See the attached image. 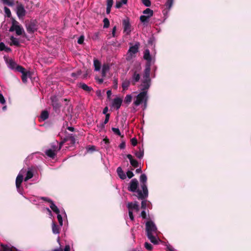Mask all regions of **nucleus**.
Listing matches in <instances>:
<instances>
[{"label":"nucleus","mask_w":251,"mask_h":251,"mask_svg":"<svg viewBox=\"0 0 251 251\" xmlns=\"http://www.w3.org/2000/svg\"><path fill=\"white\" fill-rule=\"evenodd\" d=\"M146 231L147 236L150 241L154 244H158L160 241L158 237L160 232L157 230L156 225L152 221H149L146 223Z\"/></svg>","instance_id":"nucleus-1"},{"label":"nucleus","mask_w":251,"mask_h":251,"mask_svg":"<svg viewBox=\"0 0 251 251\" xmlns=\"http://www.w3.org/2000/svg\"><path fill=\"white\" fill-rule=\"evenodd\" d=\"M147 177L144 174H142L140 177V181L141 183V187L142 189L143 192L141 190L138 189L137 191L138 199H145L148 197V190L147 186Z\"/></svg>","instance_id":"nucleus-2"},{"label":"nucleus","mask_w":251,"mask_h":251,"mask_svg":"<svg viewBox=\"0 0 251 251\" xmlns=\"http://www.w3.org/2000/svg\"><path fill=\"white\" fill-rule=\"evenodd\" d=\"M142 73V67L140 64L136 63L134 65L133 68L130 71L131 75L130 81L132 85H135L139 82L141 78Z\"/></svg>","instance_id":"nucleus-3"},{"label":"nucleus","mask_w":251,"mask_h":251,"mask_svg":"<svg viewBox=\"0 0 251 251\" xmlns=\"http://www.w3.org/2000/svg\"><path fill=\"white\" fill-rule=\"evenodd\" d=\"M147 100L148 96L146 95V92H141L137 96L136 100H134L133 104L135 106H137L143 102L144 108H146L147 106Z\"/></svg>","instance_id":"nucleus-4"},{"label":"nucleus","mask_w":251,"mask_h":251,"mask_svg":"<svg viewBox=\"0 0 251 251\" xmlns=\"http://www.w3.org/2000/svg\"><path fill=\"white\" fill-rule=\"evenodd\" d=\"M127 207L128 208V215L131 221L134 220V216L133 215L132 210H135L136 212L139 211V206L137 201L133 202H128L127 204Z\"/></svg>","instance_id":"nucleus-5"},{"label":"nucleus","mask_w":251,"mask_h":251,"mask_svg":"<svg viewBox=\"0 0 251 251\" xmlns=\"http://www.w3.org/2000/svg\"><path fill=\"white\" fill-rule=\"evenodd\" d=\"M9 31H15L17 35H21L24 32V29L17 21L14 20L12 21Z\"/></svg>","instance_id":"nucleus-6"},{"label":"nucleus","mask_w":251,"mask_h":251,"mask_svg":"<svg viewBox=\"0 0 251 251\" xmlns=\"http://www.w3.org/2000/svg\"><path fill=\"white\" fill-rule=\"evenodd\" d=\"M16 13L19 19L23 18L26 14L24 5L18 2H17Z\"/></svg>","instance_id":"nucleus-7"},{"label":"nucleus","mask_w":251,"mask_h":251,"mask_svg":"<svg viewBox=\"0 0 251 251\" xmlns=\"http://www.w3.org/2000/svg\"><path fill=\"white\" fill-rule=\"evenodd\" d=\"M122 25L124 28V32L126 35H129L131 31V26L130 24L129 19L126 18L123 20Z\"/></svg>","instance_id":"nucleus-8"},{"label":"nucleus","mask_w":251,"mask_h":251,"mask_svg":"<svg viewBox=\"0 0 251 251\" xmlns=\"http://www.w3.org/2000/svg\"><path fill=\"white\" fill-rule=\"evenodd\" d=\"M25 25L27 31L29 33H33L37 29V25L34 21L27 22Z\"/></svg>","instance_id":"nucleus-9"},{"label":"nucleus","mask_w":251,"mask_h":251,"mask_svg":"<svg viewBox=\"0 0 251 251\" xmlns=\"http://www.w3.org/2000/svg\"><path fill=\"white\" fill-rule=\"evenodd\" d=\"M139 185L138 181L137 179L134 178L132 179L129 184V186L128 187V191L132 192H136L137 193V188Z\"/></svg>","instance_id":"nucleus-10"},{"label":"nucleus","mask_w":251,"mask_h":251,"mask_svg":"<svg viewBox=\"0 0 251 251\" xmlns=\"http://www.w3.org/2000/svg\"><path fill=\"white\" fill-rule=\"evenodd\" d=\"M4 59L9 69L14 70L17 67V63L12 58L4 56Z\"/></svg>","instance_id":"nucleus-11"},{"label":"nucleus","mask_w":251,"mask_h":251,"mask_svg":"<svg viewBox=\"0 0 251 251\" xmlns=\"http://www.w3.org/2000/svg\"><path fill=\"white\" fill-rule=\"evenodd\" d=\"M26 172V170L24 169H22L19 172L18 175L17 176L16 179V187H18V186L21 185L24 179V174Z\"/></svg>","instance_id":"nucleus-12"},{"label":"nucleus","mask_w":251,"mask_h":251,"mask_svg":"<svg viewBox=\"0 0 251 251\" xmlns=\"http://www.w3.org/2000/svg\"><path fill=\"white\" fill-rule=\"evenodd\" d=\"M50 100L52 103V105L53 106L54 110L56 112H58L60 111V105L58 102L57 98L56 96H52L50 97Z\"/></svg>","instance_id":"nucleus-13"},{"label":"nucleus","mask_w":251,"mask_h":251,"mask_svg":"<svg viewBox=\"0 0 251 251\" xmlns=\"http://www.w3.org/2000/svg\"><path fill=\"white\" fill-rule=\"evenodd\" d=\"M151 80L143 79L140 86V89L142 92H146L147 95L148 90L150 87Z\"/></svg>","instance_id":"nucleus-14"},{"label":"nucleus","mask_w":251,"mask_h":251,"mask_svg":"<svg viewBox=\"0 0 251 251\" xmlns=\"http://www.w3.org/2000/svg\"><path fill=\"white\" fill-rule=\"evenodd\" d=\"M122 102L123 100L121 98L117 97L114 99L113 100L112 102V106L114 108H115L117 110H118L120 108Z\"/></svg>","instance_id":"nucleus-15"},{"label":"nucleus","mask_w":251,"mask_h":251,"mask_svg":"<svg viewBox=\"0 0 251 251\" xmlns=\"http://www.w3.org/2000/svg\"><path fill=\"white\" fill-rule=\"evenodd\" d=\"M139 43H136L134 46L130 47L128 50V53L131 57L138 51Z\"/></svg>","instance_id":"nucleus-16"},{"label":"nucleus","mask_w":251,"mask_h":251,"mask_svg":"<svg viewBox=\"0 0 251 251\" xmlns=\"http://www.w3.org/2000/svg\"><path fill=\"white\" fill-rule=\"evenodd\" d=\"M151 66V64L150 63L146 64L143 75V79L151 80L150 78Z\"/></svg>","instance_id":"nucleus-17"},{"label":"nucleus","mask_w":251,"mask_h":251,"mask_svg":"<svg viewBox=\"0 0 251 251\" xmlns=\"http://www.w3.org/2000/svg\"><path fill=\"white\" fill-rule=\"evenodd\" d=\"M63 144V142L59 143L58 141H55L51 143L50 149H52V150L57 152L61 149Z\"/></svg>","instance_id":"nucleus-18"},{"label":"nucleus","mask_w":251,"mask_h":251,"mask_svg":"<svg viewBox=\"0 0 251 251\" xmlns=\"http://www.w3.org/2000/svg\"><path fill=\"white\" fill-rule=\"evenodd\" d=\"M110 67L108 63H104L102 66L101 76L104 77L106 75V74L110 70Z\"/></svg>","instance_id":"nucleus-19"},{"label":"nucleus","mask_w":251,"mask_h":251,"mask_svg":"<svg viewBox=\"0 0 251 251\" xmlns=\"http://www.w3.org/2000/svg\"><path fill=\"white\" fill-rule=\"evenodd\" d=\"M144 58L147 61V63H151V57L150 55V50L148 49L145 50L144 53Z\"/></svg>","instance_id":"nucleus-20"},{"label":"nucleus","mask_w":251,"mask_h":251,"mask_svg":"<svg viewBox=\"0 0 251 251\" xmlns=\"http://www.w3.org/2000/svg\"><path fill=\"white\" fill-rule=\"evenodd\" d=\"M127 158L129 160L130 164L134 167L136 168L138 166V161L133 159L132 156L131 154H127L126 155Z\"/></svg>","instance_id":"nucleus-21"},{"label":"nucleus","mask_w":251,"mask_h":251,"mask_svg":"<svg viewBox=\"0 0 251 251\" xmlns=\"http://www.w3.org/2000/svg\"><path fill=\"white\" fill-rule=\"evenodd\" d=\"M117 173L118 174V176L120 177L121 179H125L126 178V175L123 172L121 167H118V168L117 169Z\"/></svg>","instance_id":"nucleus-22"},{"label":"nucleus","mask_w":251,"mask_h":251,"mask_svg":"<svg viewBox=\"0 0 251 251\" xmlns=\"http://www.w3.org/2000/svg\"><path fill=\"white\" fill-rule=\"evenodd\" d=\"M50 203V208L56 214L60 213V210L51 200H49Z\"/></svg>","instance_id":"nucleus-23"},{"label":"nucleus","mask_w":251,"mask_h":251,"mask_svg":"<svg viewBox=\"0 0 251 251\" xmlns=\"http://www.w3.org/2000/svg\"><path fill=\"white\" fill-rule=\"evenodd\" d=\"M79 87L84 91L87 92H89L92 90V87L88 86L87 85L84 83H80L79 84Z\"/></svg>","instance_id":"nucleus-24"},{"label":"nucleus","mask_w":251,"mask_h":251,"mask_svg":"<svg viewBox=\"0 0 251 251\" xmlns=\"http://www.w3.org/2000/svg\"><path fill=\"white\" fill-rule=\"evenodd\" d=\"M94 66L95 68V71H100L101 68V63L98 59H95L94 60Z\"/></svg>","instance_id":"nucleus-25"},{"label":"nucleus","mask_w":251,"mask_h":251,"mask_svg":"<svg viewBox=\"0 0 251 251\" xmlns=\"http://www.w3.org/2000/svg\"><path fill=\"white\" fill-rule=\"evenodd\" d=\"M57 152L52 149H49L46 151V154L49 157L54 158L56 155Z\"/></svg>","instance_id":"nucleus-26"},{"label":"nucleus","mask_w":251,"mask_h":251,"mask_svg":"<svg viewBox=\"0 0 251 251\" xmlns=\"http://www.w3.org/2000/svg\"><path fill=\"white\" fill-rule=\"evenodd\" d=\"M11 45L19 46L20 45L19 40L18 38L11 36L10 38Z\"/></svg>","instance_id":"nucleus-27"},{"label":"nucleus","mask_w":251,"mask_h":251,"mask_svg":"<svg viewBox=\"0 0 251 251\" xmlns=\"http://www.w3.org/2000/svg\"><path fill=\"white\" fill-rule=\"evenodd\" d=\"M131 83L130 80L126 79L122 82V86L123 90H126L128 89L130 83Z\"/></svg>","instance_id":"nucleus-28"},{"label":"nucleus","mask_w":251,"mask_h":251,"mask_svg":"<svg viewBox=\"0 0 251 251\" xmlns=\"http://www.w3.org/2000/svg\"><path fill=\"white\" fill-rule=\"evenodd\" d=\"M150 18L147 16L144 15L140 16V20L144 25H147L149 21Z\"/></svg>","instance_id":"nucleus-29"},{"label":"nucleus","mask_w":251,"mask_h":251,"mask_svg":"<svg viewBox=\"0 0 251 251\" xmlns=\"http://www.w3.org/2000/svg\"><path fill=\"white\" fill-rule=\"evenodd\" d=\"M136 156L141 159L144 156V149L142 148H139V151H137L135 153Z\"/></svg>","instance_id":"nucleus-30"},{"label":"nucleus","mask_w":251,"mask_h":251,"mask_svg":"<svg viewBox=\"0 0 251 251\" xmlns=\"http://www.w3.org/2000/svg\"><path fill=\"white\" fill-rule=\"evenodd\" d=\"M52 232L54 234H59V227L56 225L54 222L52 224Z\"/></svg>","instance_id":"nucleus-31"},{"label":"nucleus","mask_w":251,"mask_h":251,"mask_svg":"<svg viewBox=\"0 0 251 251\" xmlns=\"http://www.w3.org/2000/svg\"><path fill=\"white\" fill-rule=\"evenodd\" d=\"M143 14L144 15H146L149 18H151L152 16L153 12L151 9L150 8H147L143 11Z\"/></svg>","instance_id":"nucleus-32"},{"label":"nucleus","mask_w":251,"mask_h":251,"mask_svg":"<svg viewBox=\"0 0 251 251\" xmlns=\"http://www.w3.org/2000/svg\"><path fill=\"white\" fill-rule=\"evenodd\" d=\"M49 117V113L47 111L44 110L42 111L40 118L43 121L47 120Z\"/></svg>","instance_id":"nucleus-33"},{"label":"nucleus","mask_w":251,"mask_h":251,"mask_svg":"<svg viewBox=\"0 0 251 251\" xmlns=\"http://www.w3.org/2000/svg\"><path fill=\"white\" fill-rule=\"evenodd\" d=\"M3 4L7 5L9 6H12L14 4V0H1Z\"/></svg>","instance_id":"nucleus-34"},{"label":"nucleus","mask_w":251,"mask_h":251,"mask_svg":"<svg viewBox=\"0 0 251 251\" xmlns=\"http://www.w3.org/2000/svg\"><path fill=\"white\" fill-rule=\"evenodd\" d=\"M33 176V173L31 170H29L27 172L26 174V176L25 178V181H26L28 180V179L31 178Z\"/></svg>","instance_id":"nucleus-35"},{"label":"nucleus","mask_w":251,"mask_h":251,"mask_svg":"<svg viewBox=\"0 0 251 251\" xmlns=\"http://www.w3.org/2000/svg\"><path fill=\"white\" fill-rule=\"evenodd\" d=\"M14 70H16L17 72L21 73L22 74L26 72L25 69L20 65H17Z\"/></svg>","instance_id":"nucleus-36"},{"label":"nucleus","mask_w":251,"mask_h":251,"mask_svg":"<svg viewBox=\"0 0 251 251\" xmlns=\"http://www.w3.org/2000/svg\"><path fill=\"white\" fill-rule=\"evenodd\" d=\"M142 200L143 201L141 202V208L145 210L150 204V202L148 201L147 200H144V199Z\"/></svg>","instance_id":"nucleus-37"},{"label":"nucleus","mask_w":251,"mask_h":251,"mask_svg":"<svg viewBox=\"0 0 251 251\" xmlns=\"http://www.w3.org/2000/svg\"><path fill=\"white\" fill-rule=\"evenodd\" d=\"M173 2L174 0H167V1L165 3V6L166 8L170 10L173 4Z\"/></svg>","instance_id":"nucleus-38"},{"label":"nucleus","mask_w":251,"mask_h":251,"mask_svg":"<svg viewBox=\"0 0 251 251\" xmlns=\"http://www.w3.org/2000/svg\"><path fill=\"white\" fill-rule=\"evenodd\" d=\"M109 118H110V114H106L104 122L100 125L101 128H103L104 127V125L108 122Z\"/></svg>","instance_id":"nucleus-39"},{"label":"nucleus","mask_w":251,"mask_h":251,"mask_svg":"<svg viewBox=\"0 0 251 251\" xmlns=\"http://www.w3.org/2000/svg\"><path fill=\"white\" fill-rule=\"evenodd\" d=\"M132 97L131 95H127L125 98V102L129 104L132 100Z\"/></svg>","instance_id":"nucleus-40"},{"label":"nucleus","mask_w":251,"mask_h":251,"mask_svg":"<svg viewBox=\"0 0 251 251\" xmlns=\"http://www.w3.org/2000/svg\"><path fill=\"white\" fill-rule=\"evenodd\" d=\"M103 27L104 28H107L109 26V21L108 19L107 18H105L103 20Z\"/></svg>","instance_id":"nucleus-41"},{"label":"nucleus","mask_w":251,"mask_h":251,"mask_svg":"<svg viewBox=\"0 0 251 251\" xmlns=\"http://www.w3.org/2000/svg\"><path fill=\"white\" fill-rule=\"evenodd\" d=\"M27 72H26L25 73H23L22 75V79L23 82L25 83L27 82Z\"/></svg>","instance_id":"nucleus-42"},{"label":"nucleus","mask_w":251,"mask_h":251,"mask_svg":"<svg viewBox=\"0 0 251 251\" xmlns=\"http://www.w3.org/2000/svg\"><path fill=\"white\" fill-rule=\"evenodd\" d=\"M57 214V218L59 225H60V226H61L63 225L62 217L59 213Z\"/></svg>","instance_id":"nucleus-43"},{"label":"nucleus","mask_w":251,"mask_h":251,"mask_svg":"<svg viewBox=\"0 0 251 251\" xmlns=\"http://www.w3.org/2000/svg\"><path fill=\"white\" fill-rule=\"evenodd\" d=\"M4 11L5 12V14L8 17H10L11 16V11L8 8H7V7H4Z\"/></svg>","instance_id":"nucleus-44"},{"label":"nucleus","mask_w":251,"mask_h":251,"mask_svg":"<svg viewBox=\"0 0 251 251\" xmlns=\"http://www.w3.org/2000/svg\"><path fill=\"white\" fill-rule=\"evenodd\" d=\"M112 130L115 134L118 135L119 136L121 135V132L118 128L112 127Z\"/></svg>","instance_id":"nucleus-45"},{"label":"nucleus","mask_w":251,"mask_h":251,"mask_svg":"<svg viewBox=\"0 0 251 251\" xmlns=\"http://www.w3.org/2000/svg\"><path fill=\"white\" fill-rule=\"evenodd\" d=\"M142 2L143 4L147 7H149L151 5V2L150 0H142Z\"/></svg>","instance_id":"nucleus-46"},{"label":"nucleus","mask_w":251,"mask_h":251,"mask_svg":"<svg viewBox=\"0 0 251 251\" xmlns=\"http://www.w3.org/2000/svg\"><path fill=\"white\" fill-rule=\"evenodd\" d=\"M145 247L146 248V249L147 250H148L149 251H151L152 249V245L148 242H146L145 243Z\"/></svg>","instance_id":"nucleus-47"},{"label":"nucleus","mask_w":251,"mask_h":251,"mask_svg":"<svg viewBox=\"0 0 251 251\" xmlns=\"http://www.w3.org/2000/svg\"><path fill=\"white\" fill-rule=\"evenodd\" d=\"M0 103L1 104H4L5 103V100L3 95L0 93Z\"/></svg>","instance_id":"nucleus-48"},{"label":"nucleus","mask_w":251,"mask_h":251,"mask_svg":"<svg viewBox=\"0 0 251 251\" xmlns=\"http://www.w3.org/2000/svg\"><path fill=\"white\" fill-rule=\"evenodd\" d=\"M126 176H127L129 178H131V177H132L134 176V174L132 171H128L126 172Z\"/></svg>","instance_id":"nucleus-49"},{"label":"nucleus","mask_w":251,"mask_h":251,"mask_svg":"<svg viewBox=\"0 0 251 251\" xmlns=\"http://www.w3.org/2000/svg\"><path fill=\"white\" fill-rule=\"evenodd\" d=\"M84 37L83 36H81L79 37L77 40V43L79 44H82L84 42Z\"/></svg>","instance_id":"nucleus-50"},{"label":"nucleus","mask_w":251,"mask_h":251,"mask_svg":"<svg viewBox=\"0 0 251 251\" xmlns=\"http://www.w3.org/2000/svg\"><path fill=\"white\" fill-rule=\"evenodd\" d=\"M113 3V0H107V7H112Z\"/></svg>","instance_id":"nucleus-51"},{"label":"nucleus","mask_w":251,"mask_h":251,"mask_svg":"<svg viewBox=\"0 0 251 251\" xmlns=\"http://www.w3.org/2000/svg\"><path fill=\"white\" fill-rule=\"evenodd\" d=\"M124 4L122 2H120V1H117L116 3L115 7L116 8H120L122 5Z\"/></svg>","instance_id":"nucleus-52"},{"label":"nucleus","mask_w":251,"mask_h":251,"mask_svg":"<svg viewBox=\"0 0 251 251\" xmlns=\"http://www.w3.org/2000/svg\"><path fill=\"white\" fill-rule=\"evenodd\" d=\"M81 74V71H79L77 72V73H73L71 74V76L74 77H77V76Z\"/></svg>","instance_id":"nucleus-53"},{"label":"nucleus","mask_w":251,"mask_h":251,"mask_svg":"<svg viewBox=\"0 0 251 251\" xmlns=\"http://www.w3.org/2000/svg\"><path fill=\"white\" fill-rule=\"evenodd\" d=\"M131 144L134 146H136L137 143V140L134 138L131 139Z\"/></svg>","instance_id":"nucleus-54"},{"label":"nucleus","mask_w":251,"mask_h":251,"mask_svg":"<svg viewBox=\"0 0 251 251\" xmlns=\"http://www.w3.org/2000/svg\"><path fill=\"white\" fill-rule=\"evenodd\" d=\"M5 45L3 42L0 43V50L2 51L5 49Z\"/></svg>","instance_id":"nucleus-55"},{"label":"nucleus","mask_w":251,"mask_h":251,"mask_svg":"<svg viewBox=\"0 0 251 251\" xmlns=\"http://www.w3.org/2000/svg\"><path fill=\"white\" fill-rule=\"evenodd\" d=\"M1 247L2 248V249L4 250V251H9V248L7 245H4L1 244Z\"/></svg>","instance_id":"nucleus-56"},{"label":"nucleus","mask_w":251,"mask_h":251,"mask_svg":"<svg viewBox=\"0 0 251 251\" xmlns=\"http://www.w3.org/2000/svg\"><path fill=\"white\" fill-rule=\"evenodd\" d=\"M141 216L143 218V219H146V217H147V215H146V213L145 212V211L144 210H143L141 213Z\"/></svg>","instance_id":"nucleus-57"},{"label":"nucleus","mask_w":251,"mask_h":251,"mask_svg":"<svg viewBox=\"0 0 251 251\" xmlns=\"http://www.w3.org/2000/svg\"><path fill=\"white\" fill-rule=\"evenodd\" d=\"M116 26H115L114 27H113V29H112V36L113 37H115L116 35Z\"/></svg>","instance_id":"nucleus-58"},{"label":"nucleus","mask_w":251,"mask_h":251,"mask_svg":"<svg viewBox=\"0 0 251 251\" xmlns=\"http://www.w3.org/2000/svg\"><path fill=\"white\" fill-rule=\"evenodd\" d=\"M18 187H16L17 188V191L18 192L21 194H22V192H23V189L21 187V185H19L18 186Z\"/></svg>","instance_id":"nucleus-59"},{"label":"nucleus","mask_w":251,"mask_h":251,"mask_svg":"<svg viewBox=\"0 0 251 251\" xmlns=\"http://www.w3.org/2000/svg\"><path fill=\"white\" fill-rule=\"evenodd\" d=\"M108 111V107L106 106L104 108L103 111H102V113L106 115V114H108V113H107Z\"/></svg>","instance_id":"nucleus-60"},{"label":"nucleus","mask_w":251,"mask_h":251,"mask_svg":"<svg viewBox=\"0 0 251 251\" xmlns=\"http://www.w3.org/2000/svg\"><path fill=\"white\" fill-rule=\"evenodd\" d=\"M96 95L98 97H100L102 95L101 92L100 90H98L96 91Z\"/></svg>","instance_id":"nucleus-61"},{"label":"nucleus","mask_w":251,"mask_h":251,"mask_svg":"<svg viewBox=\"0 0 251 251\" xmlns=\"http://www.w3.org/2000/svg\"><path fill=\"white\" fill-rule=\"evenodd\" d=\"M70 247L69 245H66L64 248V251H70Z\"/></svg>","instance_id":"nucleus-62"},{"label":"nucleus","mask_w":251,"mask_h":251,"mask_svg":"<svg viewBox=\"0 0 251 251\" xmlns=\"http://www.w3.org/2000/svg\"><path fill=\"white\" fill-rule=\"evenodd\" d=\"M125 146H126V145H125V143H123H123H122L120 145L119 147H120V149H124V148H125Z\"/></svg>","instance_id":"nucleus-63"},{"label":"nucleus","mask_w":251,"mask_h":251,"mask_svg":"<svg viewBox=\"0 0 251 251\" xmlns=\"http://www.w3.org/2000/svg\"><path fill=\"white\" fill-rule=\"evenodd\" d=\"M52 251H63V250L61 248H59L58 249L53 250Z\"/></svg>","instance_id":"nucleus-64"}]
</instances>
